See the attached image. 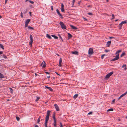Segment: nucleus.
<instances>
[{
    "mask_svg": "<svg viewBox=\"0 0 127 127\" xmlns=\"http://www.w3.org/2000/svg\"><path fill=\"white\" fill-rule=\"evenodd\" d=\"M54 126L55 127L56 126V121H54Z\"/></svg>",
    "mask_w": 127,
    "mask_h": 127,
    "instance_id": "31",
    "label": "nucleus"
},
{
    "mask_svg": "<svg viewBox=\"0 0 127 127\" xmlns=\"http://www.w3.org/2000/svg\"><path fill=\"white\" fill-rule=\"evenodd\" d=\"M43 62H44V63L43 64V63L42 62V63L40 64V66H42V68H44L46 66V63L44 62V61Z\"/></svg>",
    "mask_w": 127,
    "mask_h": 127,
    "instance_id": "8",
    "label": "nucleus"
},
{
    "mask_svg": "<svg viewBox=\"0 0 127 127\" xmlns=\"http://www.w3.org/2000/svg\"><path fill=\"white\" fill-rule=\"evenodd\" d=\"M123 24H122V23L121 22L120 23L119 25V29H121V28L122 27V25Z\"/></svg>",
    "mask_w": 127,
    "mask_h": 127,
    "instance_id": "21",
    "label": "nucleus"
},
{
    "mask_svg": "<svg viewBox=\"0 0 127 127\" xmlns=\"http://www.w3.org/2000/svg\"><path fill=\"white\" fill-rule=\"evenodd\" d=\"M60 127H63V125H62V123L61 122L60 123Z\"/></svg>",
    "mask_w": 127,
    "mask_h": 127,
    "instance_id": "48",
    "label": "nucleus"
},
{
    "mask_svg": "<svg viewBox=\"0 0 127 127\" xmlns=\"http://www.w3.org/2000/svg\"><path fill=\"white\" fill-rule=\"evenodd\" d=\"M93 49L91 48H90L88 51V54L89 55H91L93 53Z\"/></svg>",
    "mask_w": 127,
    "mask_h": 127,
    "instance_id": "5",
    "label": "nucleus"
},
{
    "mask_svg": "<svg viewBox=\"0 0 127 127\" xmlns=\"http://www.w3.org/2000/svg\"><path fill=\"white\" fill-rule=\"evenodd\" d=\"M50 111L49 110H48L47 111V115L46 116L45 122V127H48L47 123L49 119L50 113Z\"/></svg>",
    "mask_w": 127,
    "mask_h": 127,
    "instance_id": "1",
    "label": "nucleus"
},
{
    "mask_svg": "<svg viewBox=\"0 0 127 127\" xmlns=\"http://www.w3.org/2000/svg\"><path fill=\"white\" fill-rule=\"evenodd\" d=\"M115 101V99H114L112 101V102L114 103Z\"/></svg>",
    "mask_w": 127,
    "mask_h": 127,
    "instance_id": "54",
    "label": "nucleus"
},
{
    "mask_svg": "<svg viewBox=\"0 0 127 127\" xmlns=\"http://www.w3.org/2000/svg\"><path fill=\"white\" fill-rule=\"evenodd\" d=\"M78 96V94H76L73 96V97L74 99L76 98Z\"/></svg>",
    "mask_w": 127,
    "mask_h": 127,
    "instance_id": "24",
    "label": "nucleus"
},
{
    "mask_svg": "<svg viewBox=\"0 0 127 127\" xmlns=\"http://www.w3.org/2000/svg\"><path fill=\"white\" fill-rule=\"evenodd\" d=\"M110 76L108 74H107L106 75V76H105V78L107 80H108V79L109 78V77H110Z\"/></svg>",
    "mask_w": 127,
    "mask_h": 127,
    "instance_id": "16",
    "label": "nucleus"
},
{
    "mask_svg": "<svg viewBox=\"0 0 127 127\" xmlns=\"http://www.w3.org/2000/svg\"><path fill=\"white\" fill-rule=\"evenodd\" d=\"M124 67H125L124 69L125 70H126L127 69V68L126 67V64H124L122 66V67L123 68Z\"/></svg>",
    "mask_w": 127,
    "mask_h": 127,
    "instance_id": "20",
    "label": "nucleus"
},
{
    "mask_svg": "<svg viewBox=\"0 0 127 127\" xmlns=\"http://www.w3.org/2000/svg\"><path fill=\"white\" fill-rule=\"evenodd\" d=\"M59 24L61 26L62 28L63 29H65L66 28V26L62 22H60Z\"/></svg>",
    "mask_w": 127,
    "mask_h": 127,
    "instance_id": "2",
    "label": "nucleus"
},
{
    "mask_svg": "<svg viewBox=\"0 0 127 127\" xmlns=\"http://www.w3.org/2000/svg\"><path fill=\"white\" fill-rule=\"evenodd\" d=\"M16 119L18 121H19L20 120V119L19 117H16Z\"/></svg>",
    "mask_w": 127,
    "mask_h": 127,
    "instance_id": "37",
    "label": "nucleus"
},
{
    "mask_svg": "<svg viewBox=\"0 0 127 127\" xmlns=\"http://www.w3.org/2000/svg\"><path fill=\"white\" fill-rule=\"evenodd\" d=\"M45 88L48 89L51 91H53V89L50 87H49L46 86H45Z\"/></svg>",
    "mask_w": 127,
    "mask_h": 127,
    "instance_id": "10",
    "label": "nucleus"
},
{
    "mask_svg": "<svg viewBox=\"0 0 127 127\" xmlns=\"http://www.w3.org/2000/svg\"><path fill=\"white\" fill-rule=\"evenodd\" d=\"M68 39H69L71 38L72 36V35L70 34V33H68Z\"/></svg>",
    "mask_w": 127,
    "mask_h": 127,
    "instance_id": "12",
    "label": "nucleus"
},
{
    "mask_svg": "<svg viewBox=\"0 0 127 127\" xmlns=\"http://www.w3.org/2000/svg\"><path fill=\"white\" fill-rule=\"evenodd\" d=\"M111 41H108L107 42L106 44V46L107 47H109L110 46V45L111 44Z\"/></svg>",
    "mask_w": 127,
    "mask_h": 127,
    "instance_id": "9",
    "label": "nucleus"
},
{
    "mask_svg": "<svg viewBox=\"0 0 127 127\" xmlns=\"http://www.w3.org/2000/svg\"><path fill=\"white\" fill-rule=\"evenodd\" d=\"M40 97H37L36 99L35 100V101L36 102L37 101H38L40 99Z\"/></svg>",
    "mask_w": 127,
    "mask_h": 127,
    "instance_id": "32",
    "label": "nucleus"
},
{
    "mask_svg": "<svg viewBox=\"0 0 127 127\" xmlns=\"http://www.w3.org/2000/svg\"><path fill=\"white\" fill-rule=\"evenodd\" d=\"M2 56L4 59L7 58V57H6V56L4 55H3Z\"/></svg>",
    "mask_w": 127,
    "mask_h": 127,
    "instance_id": "36",
    "label": "nucleus"
},
{
    "mask_svg": "<svg viewBox=\"0 0 127 127\" xmlns=\"http://www.w3.org/2000/svg\"><path fill=\"white\" fill-rule=\"evenodd\" d=\"M30 20L29 19H28L26 20L25 23L28 24V23L30 22Z\"/></svg>",
    "mask_w": 127,
    "mask_h": 127,
    "instance_id": "17",
    "label": "nucleus"
},
{
    "mask_svg": "<svg viewBox=\"0 0 127 127\" xmlns=\"http://www.w3.org/2000/svg\"><path fill=\"white\" fill-rule=\"evenodd\" d=\"M61 10L62 12H64V8H61Z\"/></svg>",
    "mask_w": 127,
    "mask_h": 127,
    "instance_id": "33",
    "label": "nucleus"
},
{
    "mask_svg": "<svg viewBox=\"0 0 127 127\" xmlns=\"http://www.w3.org/2000/svg\"><path fill=\"white\" fill-rule=\"evenodd\" d=\"M113 111V109L112 108H110V109H108V110H107V112L112 111Z\"/></svg>",
    "mask_w": 127,
    "mask_h": 127,
    "instance_id": "23",
    "label": "nucleus"
},
{
    "mask_svg": "<svg viewBox=\"0 0 127 127\" xmlns=\"http://www.w3.org/2000/svg\"><path fill=\"white\" fill-rule=\"evenodd\" d=\"M21 17L22 18L23 17V13L22 12H21Z\"/></svg>",
    "mask_w": 127,
    "mask_h": 127,
    "instance_id": "43",
    "label": "nucleus"
},
{
    "mask_svg": "<svg viewBox=\"0 0 127 127\" xmlns=\"http://www.w3.org/2000/svg\"><path fill=\"white\" fill-rule=\"evenodd\" d=\"M92 112H90L89 113H88V115H90V114H92Z\"/></svg>",
    "mask_w": 127,
    "mask_h": 127,
    "instance_id": "51",
    "label": "nucleus"
},
{
    "mask_svg": "<svg viewBox=\"0 0 127 127\" xmlns=\"http://www.w3.org/2000/svg\"><path fill=\"white\" fill-rule=\"evenodd\" d=\"M125 53L124 52L122 53V54L120 55V57H122L125 55Z\"/></svg>",
    "mask_w": 127,
    "mask_h": 127,
    "instance_id": "28",
    "label": "nucleus"
},
{
    "mask_svg": "<svg viewBox=\"0 0 127 127\" xmlns=\"http://www.w3.org/2000/svg\"><path fill=\"white\" fill-rule=\"evenodd\" d=\"M119 54L118 53L116 56L115 58L111 60V61H115L116 60H118L119 59Z\"/></svg>",
    "mask_w": 127,
    "mask_h": 127,
    "instance_id": "4",
    "label": "nucleus"
},
{
    "mask_svg": "<svg viewBox=\"0 0 127 127\" xmlns=\"http://www.w3.org/2000/svg\"><path fill=\"white\" fill-rule=\"evenodd\" d=\"M28 24H27V23H25V27H28Z\"/></svg>",
    "mask_w": 127,
    "mask_h": 127,
    "instance_id": "38",
    "label": "nucleus"
},
{
    "mask_svg": "<svg viewBox=\"0 0 127 127\" xmlns=\"http://www.w3.org/2000/svg\"><path fill=\"white\" fill-rule=\"evenodd\" d=\"M87 7H89L91 8L92 7V6L91 5H88L87 6Z\"/></svg>",
    "mask_w": 127,
    "mask_h": 127,
    "instance_id": "55",
    "label": "nucleus"
},
{
    "mask_svg": "<svg viewBox=\"0 0 127 127\" xmlns=\"http://www.w3.org/2000/svg\"><path fill=\"white\" fill-rule=\"evenodd\" d=\"M4 78L3 75L1 73H0V78Z\"/></svg>",
    "mask_w": 127,
    "mask_h": 127,
    "instance_id": "22",
    "label": "nucleus"
},
{
    "mask_svg": "<svg viewBox=\"0 0 127 127\" xmlns=\"http://www.w3.org/2000/svg\"><path fill=\"white\" fill-rule=\"evenodd\" d=\"M57 12V13L60 16V18H63V17L62 14L60 13L59 10L58 9L56 10Z\"/></svg>",
    "mask_w": 127,
    "mask_h": 127,
    "instance_id": "6",
    "label": "nucleus"
},
{
    "mask_svg": "<svg viewBox=\"0 0 127 127\" xmlns=\"http://www.w3.org/2000/svg\"><path fill=\"white\" fill-rule=\"evenodd\" d=\"M9 89L11 93L12 94L13 91L12 89V88H10Z\"/></svg>",
    "mask_w": 127,
    "mask_h": 127,
    "instance_id": "35",
    "label": "nucleus"
},
{
    "mask_svg": "<svg viewBox=\"0 0 127 127\" xmlns=\"http://www.w3.org/2000/svg\"><path fill=\"white\" fill-rule=\"evenodd\" d=\"M45 73L47 74H50V73H49L48 72H45Z\"/></svg>",
    "mask_w": 127,
    "mask_h": 127,
    "instance_id": "53",
    "label": "nucleus"
},
{
    "mask_svg": "<svg viewBox=\"0 0 127 127\" xmlns=\"http://www.w3.org/2000/svg\"><path fill=\"white\" fill-rule=\"evenodd\" d=\"M105 55V54H103V55H102L101 56V59H103Z\"/></svg>",
    "mask_w": 127,
    "mask_h": 127,
    "instance_id": "34",
    "label": "nucleus"
},
{
    "mask_svg": "<svg viewBox=\"0 0 127 127\" xmlns=\"http://www.w3.org/2000/svg\"><path fill=\"white\" fill-rule=\"evenodd\" d=\"M51 10H53V6H51Z\"/></svg>",
    "mask_w": 127,
    "mask_h": 127,
    "instance_id": "44",
    "label": "nucleus"
},
{
    "mask_svg": "<svg viewBox=\"0 0 127 127\" xmlns=\"http://www.w3.org/2000/svg\"><path fill=\"white\" fill-rule=\"evenodd\" d=\"M70 26L71 27L72 29L75 30L77 29V28L76 27L74 26L73 25H70Z\"/></svg>",
    "mask_w": 127,
    "mask_h": 127,
    "instance_id": "14",
    "label": "nucleus"
},
{
    "mask_svg": "<svg viewBox=\"0 0 127 127\" xmlns=\"http://www.w3.org/2000/svg\"><path fill=\"white\" fill-rule=\"evenodd\" d=\"M64 5L63 3H61V7L62 8H64Z\"/></svg>",
    "mask_w": 127,
    "mask_h": 127,
    "instance_id": "42",
    "label": "nucleus"
},
{
    "mask_svg": "<svg viewBox=\"0 0 127 127\" xmlns=\"http://www.w3.org/2000/svg\"><path fill=\"white\" fill-rule=\"evenodd\" d=\"M0 47L1 48H2V49H4V48L3 47V45L2 44H1L0 43Z\"/></svg>",
    "mask_w": 127,
    "mask_h": 127,
    "instance_id": "25",
    "label": "nucleus"
},
{
    "mask_svg": "<svg viewBox=\"0 0 127 127\" xmlns=\"http://www.w3.org/2000/svg\"><path fill=\"white\" fill-rule=\"evenodd\" d=\"M81 2V1H78V4L79 5L80 4V3Z\"/></svg>",
    "mask_w": 127,
    "mask_h": 127,
    "instance_id": "61",
    "label": "nucleus"
},
{
    "mask_svg": "<svg viewBox=\"0 0 127 127\" xmlns=\"http://www.w3.org/2000/svg\"><path fill=\"white\" fill-rule=\"evenodd\" d=\"M72 53L76 55H78V52L77 51L72 52Z\"/></svg>",
    "mask_w": 127,
    "mask_h": 127,
    "instance_id": "15",
    "label": "nucleus"
},
{
    "mask_svg": "<svg viewBox=\"0 0 127 127\" xmlns=\"http://www.w3.org/2000/svg\"><path fill=\"white\" fill-rule=\"evenodd\" d=\"M29 1L30 3H31L32 4H33L34 3L33 1H32L31 0H29Z\"/></svg>",
    "mask_w": 127,
    "mask_h": 127,
    "instance_id": "41",
    "label": "nucleus"
},
{
    "mask_svg": "<svg viewBox=\"0 0 127 127\" xmlns=\"http://www.w3.org/2000/svg\"><path fill=\"white\" fill-rule=\"evenodd\" d=\"M88 14L89 15H93V14L92 13H88Z\"/></svg>",
    "mask_w": 127,
    "mask_h": 127,
    "instance_id": "49",
    "label": "nucleus"
},
{
    "mask_svg": "<svg viewBox=\"0 0 127 127\" xmlns=\"http://www.w3.org/2000/svg\"><path fill=\"white\" fill-rule=\"evenodd\" d=\"M58 75H59V76H60V75L57 72H55Z\"/></svg>",
    "mask_w": 127,
    "mask_h": 127,
    "instance_id": "57",
    "label": "nucleus"
},
{
    "mask_svg": "<svg viewBox=\"0 0 127 127\" xmlns=\"http://www.w3.org/2000/svg\"><path fill=\"white\" fill-rule=\"evenodd\" d=\"M58 36L60 37V38H61V39H62V38L60 34H58Z\"/></svg>",
    "mask_w": 127,
    "mask_h": 127,
    "instance_id": "47",
    "label": "nucleus"
},
{
    "mask_svg": "<svg viewBox=\"0 0 127 127\" xmlns=\"http://www.w3.org/2000/svg\"><path fill=\"white\" fill-rule=\"evenodd\" d=\"M34 127H39L37 125H36Z\"/></svg>",
    "mask_w": 127,
    "mask_h": 127,
    "instance_id": "63",
    "label": "nucleus"
},
{
    "mask_svg": "<svg viewBox=\"0 0 127 127\" xmlns=\"http://www.w3.org/2000/svg\"><path fill=\"white\" fill-rule=\"evenodd\" d=\"M124 95H125V94H122V95H121L120 96V97L121 98Z\"/></svg>",
    "mask_w": 127,
    "mask_h": 127,
    "instance_id": "45",
    "label": "nucleus"
},
{
    "mask_svg": "<svg viewBox=\"0 0 127 127\" xmlns=\"http://www.w3.org/2000/svg\"><path fill=\"white\" fill-rule=\"evenodd\" d=\"M8 0H5V4H6Z\"/></svg>",
    "mask_w": 127,
    "mask_h": 127,
    "instance_id": "58",
    "label": "nucleus"
},
{
    "mask_svg": "<svg viewBox=\"0 0 127 127\" xmlns=\"http://www.w3.org/2000/svg\"><path fill=\"white\" fill-rule=\"evenodd\" d=\"M75 0H73L72 1L73 4L72 5V6H73L74 4V3L75 2Z\"/></svg>",
    "mask_w": 127,
    "mask_h": 127,
    "instance_id": "40",
    "label": "nucleus"
},
{
    "mask_svg": "<svg viewBox=\"0 0 127 127\" xmlns=\"http://www.w3.org/2000/svg\"><path fill=\"white\" fill-rule=\"evenodd\" d=\"M53 118L54 119V121L55 122V121H56L55 117V113H54L53 114Z\"/></svg>",
    "mask_w": 127,
    "mask_h": 127,
    "instance_id": "13",
    "label": "nucleus"
},
{
    "mask_svg": "<svg viewBox=\"0 0 127 127\" xmlns=\"http://www.w3.org/2000/svg\"><path fill=\"white\" fill-rule=\"evenodd\" d=\"M127 94V91L125 93H124V94H125V95Z\"/></svg>",
    "mask_w": 127,
    "mask_h": 127,
    "instance_id": "59",
    "label": "nucleus"
},
{
    "mask_svg": "<svg viewBox=\"0 0 127 127\" xmlns=\"http://www.w3.org/2000/svg\"><path fill=\"white\" fill-rule=\"evenodd\" d=\"M54 106L55 108H56V110L57 111H59L60 110L59 108L58 105L56 104H54Z\"/></svg>",
    "mask_w": 127,
    "mask_h": 127,
    "instance_id": "7",
    "label": "nucleus"
},
{
    "mask_svg": "<svg viewBox=\"0 0 127 127\" xmlns=\"http://www.w3.org/2000/svg\"><path fill=\"white\" fill-rule=\"evenodd\" d=\"M3 53V52L2 51H0V55L2 54Z\"/></svg>",
    "mask_w": 127,
    "mask_h": 127,
    "instance_id": "56",
    "label": "nucleus"
},
{
    "mask_svg": "<svg viewBox=\"0 0 127 127\" xmlns=\"http://www.w3.org/2000/svg\"><path fill=\"white\" fill-rule=\"evenodd\" d=\"M121 50H118L116 52L115 54H117L118 53H119L121 52Z\"/></svg>",
    "mask_w": 127,
    "mask_h": 127,
    "instance_id": "26",
    "label": "nucleus"
},
{
    "mask_svg": "<svg viewBox=\"0 0 127 127\" xmlns=\"http://www.w3.org/2000/svg\"><path fill=\"white\" fill-rule=\"evenodd\" d=\"M83 18L86 21H88V20L87 19H86V18H85L84 17H83Z\"/></svg>",
    "mask_w": 127,
    "mask_h": 127,
    "instance_id": "52",
    "label": "nucleus"
},
{
    "mask_svg": "<svg viewBox=\"0 0 127 127\" xmlns=\"http://www.w3.org/2000/svg\"><path fill=\"white\" fill-rule=\"evenodd\" d=\"M40 119H37V123H38L40 121Z\"/></svg>",
    "mask_w": 127,
    "mask_h": 127,
    "instance_id": "50",
    "label": "nucleus"
},
{
    "mask_svg": "<svg viewBox=\"0 0 127 127\" xmlns=\"http://www.w3.org/2000/svg\"><path fill=\"white\" fill-rule=\"evenodd\" d=\"M62 63V59L61 58H60L59 60V66H62L61 63Z\"/></svg>",
    "mask_w": 127,
    "mask_h": 127,
    "instance_id": "11",
    "label": "nucleus"
},
{
    "mask_svg": "<svg viewBox=\"0 0 127 127\" xmlns=\"http://www.w3.org/2000/svg\"><path fill=\"white\" fill-rule=\"evenodd\" d=\"M121 23H122V24H126L127 23V22L126 21H122L121 22Z\"/></svg>",
    "mask_w": 127,
    "mask_h": 127,
    "instance_id": "29",
    "label": "nucleus"
},
{
    "mask_svg": "<svg viewBox=\"0 0 127 127\" xmlns=\"http://www.w3.org/2000/svg\"><path fill=\"white\" fill-rule=\"evenodd\" d=\"M127 94V91L125 93H124V94H125V95Z\"/></svg>",
    "mask_w": 127,
    "mask_h": 127,
    "instance_id": "60",
    "label": "nucleus"
},
{
    "mask_svg": "<svg viewBox=\"0 0 127 127\" xmlns=\"http://www.w3.org/2000/svg\"><path fill=\"white\" fill-rule=\"evenodd\" d=\"M46 37L49 39H51V37L50 35L49 34H46Z\"/></svg>",
    "mask_w": 127,
    "mask_h": 127,
    "instance_id": "18",
    "label": "nucleus"
},
{
    "mask_svg": "<svg viewBox=\"0 0 127 127\" xmlns=\"http://www.w3.org/2000/svg\"><path fill=\"white\" fill-rule=\"evenodd\" d=\"M28 27L29 28V29H32V30L34 29L32 27L29 26Z\"/></svg>",
    "mask_w": 127,
    "mask_h": 127,
    "instance_id": "30",
    "label": "nucleus"
},
{
    "mask_svg": "<svg viewBox=\"0 0 127 127\" xmlns=\"http://www.w3.org/2000/svg\"><path fill=\"white\" fill-rule=\"evenodd\" d=\"M51 36L53 37L55 39H57L58 38V37L55 35H52Z\"/></svg>",
    "mask_w": 127,
    "mask_h": 127,
    "instance_id": "19",
    "label": "nucleus"
},
{
    "mask_svg": "<svg viewBox=\"0 0 127 127\" xmlns=\"http://www.w3.org/2000/svg\"><path fill=\"white\" fill-rule=\"evenodd\" d=\"M121 97L120 96V97L118 98V100H119L121 99Z\"/></svg>",
    "mask_w": 127,
    "mask_h": 127,
    "instance_id": "62",
    "label": "nucleus"
},
{
    "mask_svg": "<svg viewBox=\"0 0 127 127\" xmlns=\"http://www.w3.org/2000/svg\"><path fill=\"white\" fill-rule=\"evenodd\" d=\"M113 73V71L111 72H110L108 74L110 76H111Z\"/></svg>",
    "mask_w": 127,
    "mask_h": 127,
    "instance_id": "27",
    "label": "nucleus"
},
{
    "mask_svg": "<svg viewBox=\"0 0 127 127\" xmlns=\"http://www.w3.org/2000/svg\"><path fill=\"white\" fill-rule=\"evenodd\" d=\"M110 50H105V51L106 52H109L110 51Z\"/></svg>",
    "mask_w": 127,
    "mask_h": 127,
    "instance_id": "46",
    "label": "nucleus"
},
{
    "mask_svg": "<svg viewBox=\"0 0 127 127\" xmlns=\"http://www.w3.org/2000/svg\"><path fill=\"white\" fill-rule=\"evenodd\" d=\"M30 41L29 42V44L31 47L32 46V44L33 42V39L32 36L31 34H30Z\"/></svg>",
    "mask_w": 127,
    "mask_h": 127,
    "instance_id": "3",
    "label": "nucleus"
},
{
    "mask_svg": "<svg viewBox=\"0 0 127 127\" xmlns=\"http://www.w3.org/2000/svg\"><path fill=\"white\" fill-rule=\"evenodd\" d=\"M112 18H111V19H113L114 18V15L113 14H112Z\"/></svg>",
    "mask_w": 127,
    "mask_h": 127,
    "instance_id": "39",
    "label": "nucleus"
},
{
    "mask_svg": "<svg viewBox=\"0 0 127 127\" xmlns=\"http://www.w3.org/2000/svg\"><path fill=\"white\" fill-rule=\"evenodd\" d=\"M41 118V116H39V118H38V119H40V120Z\"/></svg>",
    "mask_w": 127,
    "mask_h": 127,
    "instance_id": "64",
    "label": "nucleus"
}]
</instances>
